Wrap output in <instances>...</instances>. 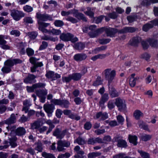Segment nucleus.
<instances>
[{"instance_id":"obj_1","label":"nucleus","mask_w":158,"mask_h":158,"mask_svg":"<svg viewBox=\"0 0 158 158\" xmlns=\"http://www.w3.org/2000/svg\"><path fill=\"white\" fill-rule=\"evenodd\" d=\"M105 79L107 81V85L109 95L111 98L118 97L120 94L119 91L113 86H110L111 83L116 76V72L114 70H111V68L105 69L103 71Z\"/></svg>"},{"instance_id":"obj_2","label":"nucleus","mask_w":158,"mask_h":158,"mask_svg":"<svg viewBox=\"0 0 158 158\" xmlns=\"http://www.w3.org/2000/svg\"><path fill=\"white\" fill-rule=\"evenodd\" d=\"M36 17L38 19L37 23L38 24L39 30L43 33H47L49 30L45 28L49 25L50 23L43 22L47 21L48 20L52 21V17L48 14H42L39 12H37L36 13Z\"/></svg>"},{"instance_id":"obj_3","label":"nucleus","mask_w":158,"mask_h":158,"mask_svg":"<svg viewBox=\"0 0 158 158\" xmlns=\"http://www.w3.org/2000/svg\"><path fill=\"white\" fill-rule=\"evenodd\" d=\"M60 38L64 41H70L73 43H75L78 40L77 37H74L73 34L69 32H67L66 33H62L60 35Z\"/></svg>"},{"instance_id":"obj_4","label":"nucleus","mask_w":158,"mask_h":158,"mask_svg":"<svg viewBox=\"0 0 158 158\" xmlns=\"http://www.w3.org/2000/svg\"><path fill=\"white\" fill-rule=\"evenodd\" d=\"M51 102L53 103L55 105H59L63 108L67 109L69 108L70 105L69 102L65 99L61 100L60 99L54 98L51 100Z\"/></svg>"},{"instance_id":"obj_5","label":"nucleus","mask_w":158,"mask_h":158,"mask_svg":"<svg viewBox=\"0 0 158 158\" xmlns=\"http://www.w3.org/2000/svg\"><path fill=\"white\" fill-rule=\"evenodd\" d=\"M101 29L102 33L105 31L107 36L110 37H114L115 34L117 32L119 33V30L115 28L104 27H101Z\"/></svg>"},{"instance_id":"obj_6","label":"nucleus","mask_w":158,"mask_h":158,"mask_svg":"<svg viewBox=\"0 0 158 158\" xmlns=\"http://www.w3.org/2000/svg\"><path fill=\"white\" fill-rule=\"evenodd\" d=\"M25 14L21 10L13 9L10 10V15L15 21H19L24 17Z\"/></svg>"},{"instance_id":"obj_7","label":"nucleus","mask_w":158,"mask_h":158,"mask_svg":"<svg viewBox=\"0 0 158 158\" xmlns=\"http://www.w3.org/2000/svg\"><path fill=\"white\" fill-rule=\"evenodd\" d=\"M150 22L151 23H148L143 25L142 28L143 31L147 32L150 29L153 28L154 26H157L158 24V19L151 20Z\"/></svg>"},{"instance_id":"obj_8","label":"nucleus","mask_w":158,"mask_h":158,"mask_svg":"<svg viewBox=\"0 0 158 158\" xmlns=\"http://www.w3.org/2000/svg\"><path fill=\"white\" fill-rule=\"evenodd\" d=\"M51 103V104H44V109L49 117L52 116V114L55 109V105L53 103Z\"/></svg>"},{"instance_id":"obj_9","label":"nucleus","mask_w":158,"mask_h":158,"mask_svg":"<svg viewBox=\"0 0 158 158\" xmlns=\"http://www.w3.org/2000/svg\"><path fill=\"white\" fill-rule=\"evenodd\" d=\"M72 13L74 16L79 20H82L83 21L87 22V19L85 15L82 13L79 12L78 10L75 9L71 10Z\"/></svg>"},{"instance_id":"obj_10","label":"nucleus","mask_w":158,"mask_h":158,"mask_svg":"<svg viewBox=\"0 0 158 158\" xmlns=\"http://www.w3.org/2000/svg\"><path fill=\"white\" fill-rule=\"evenodd\" d=\"M115 104L119 111L124 110L126 108V105L125 101H123L120 98H118L116 99Z\"/></svg>"},{"instance_id":"obj_11","label":"nucleus","mask_w":158,"mask_h":158,"mask_svg":"<svg viewBox=\"0 0 158 158\" xmlns=\"http://www.w3.org/2000/svg\"><path fill=\"white\" fill-rule=\"evenodd\" d=\"M68 132L67 129H65L61 131L59 128H56L53 132V135L56 137L57 138L60 139L63 138Z\"/></svg>"},{"instance_id":"obj_12","label":"nucleus","mask_w":158,"mask_h":158,"mask_svg":"<svg viewBox=\"0 0 158 158\" xmlns=\"http://www.w3.org/2000/svg\"><path fill=\"white\" fill-rule=\"evenodd\" d=\"M47 78L51 79L52 80H55L60 77V75L58 73H55L54 72L52 71H47L45 75Z\"/></svg>"},{"instance_id":"obj_13","label":"nucleus","mask_w":158,"mask_h":158,"mask_svg":"<svg viewBox=\"0 0 158 158\" xmlns=\"http://www.w3.org/2000/svg\"><path fill=\"white\" fill-rule=\"evenodd\" d=\"M36 78V76L28 73V75L24 79L23 81L26 84H32L35 82L36 81L35 79Z\"/></svg>"},{"instance_id":"obj_14","label":"nucleus","mask_w":158,"mask_h":158,"mask_svg":"<svg viewBox=\"0 0 158 158\" xmlns=\"http://www.w3.org/2000/svg\"><path fill=\"white\" fill-rule=\"evenodd\" d=\"M141 39V38L139 36H134L129 40L128 44L131 46L137 47Z\"/></svg>"},{"instance_id":"obj_15","label":"nucleus","mask_w":158,"mask_h":158,"mask_svg":"<svg viewBox=\"0 0 158 158\" xmlns=\"http://www.w3.org/2000/svg\"><path fill=\"white\" fill-rule=\"evenodd\" d=\"M118 139V137H117L115 139V141L117 142V147L121 148H126L128 146V145L126 141L123 139Z\"/></svg>"},{"instance_id":"obj_16","label":"nucleus","mask_w":158,"mask_h":158,"mask_svg":"<svg viewBox=\"0 0 158 158\" xmlns=\"http://www.w3.org/2000/svg\"><path fill=\"white\" fill-rule=\"evenodd\" d=\"M87 57V55L84 53H78L74 55L73 59L76 61H81L85 60Z\"/></svg>"},{"instance_id":"obj_17","label":"nucleus","mask_w":158,"mask_h":158,"mask_svg":"<svg viewBox=\"0 0 158 158\" xmlns=\"http://www.w3.org/2000/svg\"><path fill=\"white\" fill-rule=\"evenodd\" d=\"M109 98V95L108 93H105L101 95L100 100L99 102V105L101 106L104 105L105 103L108 101Z\"/></svg>"},{"instance_id":"obj_18","label":"nucleus","mask_w":158,"mask_h":158,"mask_svg":"<svg viewBox=\"0 0 158 158\" xmlns=\"http://www.w3.org/2000/svg\"><path fill=\"white\" fill-rule=\"evenodd\" d=\"M136 31L135 28L133 27H125L119 30V34H124L128 32L133 33Z\"/></svg>"},{"instance_id":"obj_19","label":"nucleus","mask_w":158,"mask_h":158,"mask_svg":"<svg viewBox=\"0 0 158 158\" xmlns=\"http://www.w3.org/2000/svg\"><path fill=\"white\" fill-rule=\"evenodd\" d=\"M5 124L7 125H10L14 124L16 122V117L14 114H12L10 117L4 120Z\"/></svg>"},{"instance_id":"obj_20","label":"nucleus","mask_w":158,"mask_h":158,"mask_svg":"<svg viewBox=\"0 0 158 158\" xmlns=\"http://www.w3.org/2000/svg\"><path fill=\"white\" fill-rule=\"evenodd\" d=\"M14 131L16 135L19 136H23L26 133L25 129L21 127H18Z\"/></svg>"},{"instance_id":"obj_21","label":"nucleus","mask_w":158,"mask_h":158,"mask_svg":"<svg viewBox=\"0 0 158 158\" xmlns=\"http://www.w3.org/2000/svg\"><path fill=\"white\" fill-rule=\"evenodd\" d=\"M73 48L76 50H82L85 47V44L82 42H78L75 43L73 45Z\"/></svg>"},{"instance_id":"obj_22","label":"nucleus","mask_w":158,"mask_h":158,"mask_svg":"<svg viewBox=\"0 0 158 158\" xmlns=\"http://www.w3.org/2000/svg\"><path fill=\"white\" fill-rule=\"evenodd\" d=\"M138 137L135 135H129L128 136V139L129 142L133 144L134 145L136 146L137 144Z\"/></svg>"},{"instance_id":"obj_23","label":"nucleus","mask_w":158,"mask_h":158,"mask_svg":"<svg viewBox=\"0 0 158 158\" xmlns=\"http://www.w3.org/2000/svg\"><path fill=\"white\" fill-rule=\"evenodd\" d=\"M101 34H102L101 27L98 28L94 31L89 32L88 34L91 38H94Z\"/></svg>"},{"instance_id":"obj_24","label":"nucleus","mask_w":158,"mask_h":158,"mask_svg":"<svg viewBox=\"0 0 158 158\" xmlns=\"http://www.w3.org/2000/svg\"><path fill=\"white\" fill-rule=\"evenodd\" d=\"M147 41L151 47L156 48L158 47V41L157 40L149 38L147 40Z\"/></svg>"},{"instance_id":"obj_25","label":"nucleus","mask_w":158,"mask_h":158,"mask_svg":"<svg viewBox=\"0 0 158 158\" xmlns=\"http://www.w3.org/2000/svg\"><path fill=\"white\" fill-rule=\"evenodd\" d=\"M104 15H101L97 17H94L93 19H91V21L92 23L99 24L102 22L104 19Z\"/></svg>"},{"instance_id":"obj_26","label":"nucleus","mask_w":158,"mask_h":158,"mask_svg":"<svg viewBox=\"0 0 158 158\" xmlns=\"http://www.w3.org/2000/svg\"><path fill=\"white\" fill-rule=\"evenodd\" d=\"M133 116L136 120H139L141 117H143V114L139 110H136L134 112Z\"/></svg>"},{"instance_id":"obj_27","label":"nucleus","mask_w":158,"mask_h":158,"mask_svg":"<svg viewBox=\"0 0 158 158\" xmlns=\"http://www.w3.org/2000/svg\"><path fill=\"white\" fill-rule=\"evenodd\" d=\"M138 124L139 127L144 130L149 131L148 125L142 120H139Z\"/></svg>"},{"instance_id":"obj_28","label":"nucleus","mask_w":158,"mask_h":158,"mask_svg":"<svg viewBox=\"0 0 158 158\" xmlns=\"http://www.w3.org/2000/svg\"><path fill=\"white\" fill-rule=\"evenodd\" d=\"M23 106L22 109V111H24L25 113H26L28 110L29 109V107L31 105L29 104V102L27 100H26L23 101Z\"/></svg>"},{"instance_id":"obj_29","label":"nucleus","mask_w":158,"mask_h":158,"mask_svg":"<svg viewBox=\"0 0 158 158\" xmlns=\"http://www.w3.org/2000/svg\"><path fill=\"white\" fill-rule=\"evenodd\" d=\"M103 81L101 79V77L100 76H98L95 81H94L92 84V85L94 86L97 87L102 84Z\"/></svg>"},{"instance_id":"obj_30","label":"nucleus","mask_w":158,"mask_h":158,"mask_svg":"<svg viewBox=\"0 0 158 158\" xmlns=\"http://www.w3.org/2000/svg\"><path fill=\"white\" fill-rule=\"evenodd\" d=\"M72 80L74 81H79L82 77V75L80 73H74L71 74Z\"/></svg>"},{"instance_id":"obj_31","label":"nucleus","mask_w":158,"mask_h":158,"mask_svg":"<svg viewBox=\"0 0 158 158\" xmlns=\"http://www.w3.org/2000/svg\"><path fill=\"white\" fill-rule=\"evenodd\" d=\"M87 10L84 12L85 14L87 15L89 17L92 19H93L94 17V13L91 10V8L90 7H87Z\"/></svg>"},{"instance_id":"obj_32","label":"nucleus","mask_w":158,"mask_h":158,"mask_svg":"<svg viewBox=\"0 0 158 158\" xmlns=\"http://www.w3.org/2000/svg\"><path fill=\"white\" fill-rule=\"evenodd\" d=\"M42 39L45 40H50L53 42H55L58 40V39L57 37H53L47 35H45L42 38Z\"/></svg>"},{"instance_id":"obj_33","label":"nucleus","mask_w":158,"mask_h":158,"mask_svg":"<svg viewBox=\"0 0 158 158\" xmlns=\"http://www.w3.org/2000/svg\"><path fill=\"white\" fill-rule=\"evenodd\" d=\"M101 155V153L100 152H93L89 153L87 155V156L88 158H95L100 156Z\"/></svg>"},{"instance_id":"obj_34","label":"nucleus","mask_w":158,"mask_h":158,"mask_svg":"<svg viewBox=\"0 0 158 158\" xmlns=\"http://www.w3.org/2000/svg\"><path fill=\"white\" fill-rule=\"evenodd\" d=\"M138 152L139 153L141 157L143 158H150V155L149 153L142 150H138Z\"/></svg>"},{"instance_id":"obj_35","label":"nucleus","mask_w":158,"mask_h":158,"mask_svg":"<svg viewBox=\"0 0 158 158\" xmlns=\"http://www.w3.org/2000/svg\"><path fill=\"white\" fill-rule=\"evenodd\" d=\"M19 47L21 48V49L20 51V54L22 55H24L26 53V51L25 49V43L23 42H20L19 43Z\"/></svg>"},{"instance_id":"obj_36","label":"nucleus","mask_w":158,"mask_h":158,"mask_svg":"<svg viewBox=\"0 0 158 158\" xmlns=\"http://www.w3.org/2000/svg\"><path fill=\"white\" fill-rule=\"evenodd\" d=\"M139 77H136L135 79H130L129 84L130 86L132 87H134L136 85V81L139 80Z\"/></svg>"},{"instance_id":"obj_37","label":"nucleus","mask_w":158,"mask_h":158,"mask_svg":"<svg viewBox=\"0 0 158 158\" xmlns=\"http://www.w3.org/2000/svg\"><path fill=\"white\" fill-rule=\"evenodd\" d=\"M52 33V35H59L61 34V31L59 29H56L53 28L51 30H49L48 32L47 33L50 34Z\"/></svg>"},{"instance_id":"obj_38","label":"nucleus","mask_w":158,"mask_h":158,"mask_svg":"<svg viewBox=\"0 0 158 158\" xmlns=\"http://www.w3.org/2000/svg\"><path fill=\"white\" fill-rule=\"evenodd\" d=\"M76 143L79 145H83L87 143V141L79 136L75 140Z\"/></svg>"},{"instance_id":"obj_39","label":"nucleus","mask_w":158,"mask_h":158,"mask_svg":"<svg viewBox=\"0 0 158 158\" xmlns=\"http://www.w3.org/2000/svg\"><path fill=\"white\" fill-rule=\"evenodd\" d=\"M68 117L72 119H74L77 121L79 120L81 118L77 114L72 112H71V114H70Z\"/></svg>"},{"instance_id":"obj_40","label":"nucleus","mask_w":158,"mask_h":158,"mask_svg":"<svg viewBox=\"0 0 158 158\" xmlns=\"http://www.w3.org/2000/svg\"><path fill=\"white\" fill-rule=\"evenodd\" d=\"M125 153H120L117 154L113 156V158H131V157L129 156H125Z\"/></svg>"},{"instance_id":"obj_41","label":"nucleus","mask_w":158,"mask_h":158,"mask_svg":"<svg viewBox=\"0 0 158 158\" xmlns=\"http://www.w3.org/2000/svg\"><path fill=\"white\" fill-rule=\"evenodd\" d=\"M111 39L110 38H103L99 40V42L101 44H106L110 42Z\"/></svg>"},{"instance_id":"obj_42","label":"nucleus","mask_w":158,"mask_h":158,"mask_svg":"<svg viewBox=\"0 0 158 158\" xmlns=\"http://www.w3.org/2000/svg\"><path fill=\"white\" fill-rule=\"evenodd\" d=\"M36 93L38 96L40 97L46 95L47 92L44 89H39L36 90Z\"/></svg>"},{"instance_id":"obj_43","label":"nucleus","mask_w":158,"mask_h":158,"mask_svg":"<svg viewBox=\"0 0 158 158\" xmlns=\"http://www.w3.org/2000/svg\"><path fill=\"white\" fill-rule=\"evenodd\" d=\"M42 156L44 158H56L55 156L52 154L48 153L45 152L42 153Z\"/></svg>"},{"instance_id":"obj_44","label":"nucleus","mask_w":158,"mask_h":158,"mask_svg":"<svg viewBox=\"0 0 158 158\" xmlns=\"http://www.w3.org/2000/svg\"><path fill=\"white\" fill-rule=\"evenodd\" d=\"M152 138L151 135L145 134L144 135L141 136V139L143 141L146 142L150 140Z\"/></svg>"},{"instance_id":"obj_45","label":"nucleus","mask_w":158,"mask_h":158,"mask_svg":"<svg viewBox=\"0 0 158 158\" xmlns=\"http://www.w3.org/2000/svg\"><path fill=\"white\" fill-rule=\"evenodd\" d=\"M40 126V122L39 121H35L31 124V128L33 129H38Z\"/></svg>"},{"instance_id":"obj_46","label":"nucleus","mask_w":158,"mask_h":158,"mask_svg":"<svg viewBox=\"0 0 158 158\" xmlns=\"http://www.w3.org/2000/svg\"><path fill=\"white\" fill-rule=\"evenodd\" d=\"M151 57V55L147 52H145L141 54L140 58L141 59H144L148 61Z\"/></svg>"},{"instance_id":"obj_47","label":"nucleus","mask_w":158,"mask_h":158,"mask_svg":"<svg viewBox=\"0 0 158 158\" xmlns=\"http://www.w3.org/2000/svg\"><path fill=\"white\" fill-rule=\"evenodd\" d=\"M48 45V43L46 41H43L42 42V44L40 46L39 50L41 51L46 49Z\"/></svg>"},{"instance_id":"obj_48","label":"nucleus","mask_w":158,"mask_h":158,"mask_svg":"<svg viewBox=\"0 0 158 158\" xmlns=\"http://www.w3.org/2000/svg\"><path fill=\"white\" fill-rule=\"evenodd\" d=\"M26 53L29 57H30L34 55V51L32 48H28L26 49Z\"/></svg>"},{"instance_id":"obj_49","label":"nucleus","mask_w":158,"mask_h":158,"mask_svg":"<svg viewBox=\"0 0 158 158\" xmlns=\"http://www.w3.org/2000/svg\"><path fill=\"white\" fill-rule=\"evenodd\" d=\"M29 38L31 40H34L35 39L38 35V33L35 31H32L28 33Z\"/></svg>"},{"instance_id":"obj_50","label":"nucleus","mask_w":158,"mask_h":158,"mask_svg":"<svg viewBox=\"0 0 158 158\" xmlns=\"http://www.w3.org/2000/svg\"><path fill=\"white\" fill-rule=\"evenodd\" d=\"M137 18L136 15H129L127 17V19L129 23H132L135 21Z\"/></svg>"},{"instance_id":"obj_51","label":"nucleus","mask_w":158,"mask_h":158,"mask_svg":"<svg viewBox=\"0 0 158 158\" xmlns=\"http://www.w3.org/2000/svg\"><path fill=\"white\" fill-rule=\"evenodd\" d=\"M55 26L56 27H61L63 26L64 24V22L60 20H56L54 22Z\"/></svg>"},{"instance_id":"obj_52","label":"nucleus","mask_w":158,"mask_h":158,"mask_svg":"<svg viewBox=\"0 0 158 158\" xmlns=\"http://www.w3.org/2000/svg\"><path fill=\"white\" fill-rule=\"evenodd\" d=\"M66 20L69 21L73 23H76L78 22V21L76 19L70 16H68L66 18Z\"/></svg>"},{"instance_id":"obj_53","label":"nucleus","mask_w":158,"mask_h":158,"mask_svg":"<svg viewBox=\"0 0 158 158\" xmlns=\"http://www.w3.org/2000/svg\"><path fill=\"white\" fill-rule=\"evenodd\" d=\"M1 70L4 73H8L11 71V69L10 67L5 65L2 68Z\"/></svg>"},{"instance_id":"obj_54","label":"nucleus","mask_w":158,"mask_h":158,"mask_svg":"<svg viewBox=\"0 0 158 158\" xmlns=\"http://www.w3.org/2000/svg\"><path fill=\"white\" fill-rule=\"evenodd\" d=\"M4 64L5 65L10 67L11 68L14 65L13 60H6Z\"/></svg>"},{"instance_id":"obj_55","label":"nucleus","mask_w":158,"mask_h":158,"mask_svg":"<svg viewBox=\"0 0 158 158\" xmlns=\"http://www.w3.org/2000/svg\"><path fill=\"white\" fill-rule=\"evenodd\" d=\"M108 17L110 19H115L118 17V15L115 11H113L112 13H109L108 15Z\"/></svg>"},{"instance_id":"obj_56","label":"nucleus","mask_w":158,"mask_h":158,"mask_svg":"<svg viewBox=\"0 0 158 158\" xmlns=\"http://www.w3.org/2000/svg\"><path fill=\"white\" fill-rule=\"evenodd\" d=\"M26 88L27 91L28 93L33 92L36 89L34 84L32 86H27L26 87Z\"/></svg>"},{"instance_id":"obj_57","label":"nucleus","mask_w":158,"mask_h":158,"mask_svg":"<svg viewBox=\"0 0 158 158\" xmlns=\"http://www.w3.org/2000/svg\"><path fill=\"white\" fill-rule=\"evenodd\" d=\"M92 124L90 122H86L84 125V128L87 130H89L92 127Z\"/></svg>"},{"instance_id":"obj_58","label":"nucleus","mask_w":158,"mask_h":158,"mask_svg":"<svg viewBox=\"0 0 158 158\" xmlns=\"http://www.w3.org/2000/svg\"><path fill=\"white\" fill-rule=\"evenodd\" d=\"M10 34L15 35L16 37H18L20 35V33L19 30H13L10 32Z\"/></svg>"},{"instance_id":"obj_59","label":"nucleus","mask_w":158,"mask_h":158,"mask_svg":"<svg viewBox=\"0 0 158 158\" xmlns=\"http://www.w3.org/2000/svg\"><path fill=\"white\" fill-rule=\"evenodd\" d=\"M37 146L35 148V150H37L39 152H42L43 150V148L42 147L41 143H37Z\"/></svg>"},{"instance_id":"obj_60","label":"nucleus","mask_w":158,"mask_h":158,"mask_svg":"<svg viewBox=\"0 0 158 158\" xmlns=\"http://www.w3.org/2000/svg\"><path fill=\"white\" fill-rule=\"evenodd\" d=\"M24 22L27 23H33V20L32 18L30 17H25L23 19Z\"/></svg>"},{"instance_id":"obj_61","label":"nucleus","mask_w":158,"mask_h":158,"mask_svg":"<svg viewBox=\"0 0 158 158\" xmlns=\"http://www.w3.org/2000/svg\"><path fill=\"white\" fill-rule=\"evenodd\" d=\"M117 119L118 122L119 123L122 125L123 124V123L124 121V119L121 115H118L117 117Z\"/></svg>"},{"instance_id":"obj_62","label":"nucleus","mask_w":158,"mask_h":158,"mask_svg":"<svg viewBox=\"0 0 158 158\" xmlns=\"http://www.w3.org/2000/svg\"><path fill=\"white\" fill-rule=\"evenodd\" d=\"M63 111L59 109H57L56 111V115L58 118H60L62 114Z\"/></svg>"},{"instance_id":"obj_63","label":"nucleus","mask_w":158,"mask_h":158,"mask_svg":"<svg viewBox=\"0 0 158 158\" xmlns=\"http://www.w3.org/2000/svg\"><path fill=\"white\" fill-rule=\"evenodd\" d=\"M94 141L95 142V143H104L105 144H107L106 142L103 141L102 139L99 137L94 138Z\"/></svg>"},{"instance_id":"obj_64","label":"nucleus","mask_w":158,"mask_h":158,"mask_svg":"<svg viewBox=\"0 0 158 158\" xmlns=\"http://www.w3.org/2000/svg\"><path fill=\"white\" fill-rule=\"evenodd\" d=\"M141 44L144 50L147 49L149 47V45L148 43L144 41H143L141 42Z\"/></svg>"}]
</instances>
